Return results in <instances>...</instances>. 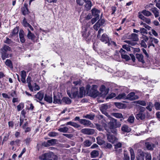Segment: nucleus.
Instances as JSON below:
<instances>
[{"label": "nucleus", "mask_w": 160, "mask_h": 160, "mask_svg": "<svg viewBox=\"0 0 160 160\" xmlns=\"http://www.w3.org/2000/svg\"><path fill=\"white\" fill-rule=\"evenodd\" d=\"M85 89L83 87L80 88L79 92L78 88L76 87L72 88L70 92L67 91L68 95L71 98H82L85 96Z\"/></svg>", "instance_id": "f257e3e1"}, {"label": "nucleus", "mask_w": 160, "mask_h": 160, "mask_svg": "<svg viewBox=\"0 0 160 160\" xmlns=\"http://www.w3.org/2000/svg\"><path fill=\"white\" fill-rule=\"evenodd\" d=\"M108 124L110 131L115 134H117V130L116 128L120 127L121 126L120 122H117V120L114 118H112Z\"/></svg>", "instance_id": "f03ea898"}, {"label": "nucleus", "mask_w": 160, "mask_h": 160, "mask_svg": "<svg viewBox=\"0 0 160 160\" xmlns=\"http://www.w3.org/2000/svg\"><path fill=\"white\" fill-rule=\"evenodd\" d=\"M146 108L144 107L139 106V111L135 114L136 118L138 120H144L146 118V115L144 112Z\"/></svg>", "instance_id": "7ed1b4c3"}, {"label": "nucleus", "mask_w": 160, "mask_h": 160, "mask_svg": "<svg viewBox=\"0 0 160 160\" xmlns=\"http://www.w3.org/2000/svg\"><path fill=\"white\" fill-rule=\"evenodd\" d=\"M11 50L10 47L6 44L4 45L0 49L1 58L3 60L9 58V54L8 53V52Z\"/></svg>", "instance_id": "20e7f679"}, {"label": "nucleus", "mask_w": 160, "mask_h": 160, "mask_svg": "<svg viewBox=\"0 0 160 160\" xmlns=\"http://www.w3.org/2000/svg\"><path fill=\"white\" fill-rule=\"evenodd\" d=\"M158 42L159 41L157 39L149 36V40L148 41L147 44L148 48H149L151 46H152L153 48H154L155 45L154 43L158 44Z\"/></svg>", "instance_id": "39448f33"}, {"label": "nucleus", "mask_w": 160, "mask_h": 160, "mask_svg": "<svg viewBox=\"0 0 160 160\" xmlns=\"http://www.w3.org/2000/svg\"><path fill=\"white\" fill-rule=\"evenodd\" d=\"M19 31V28L18 27H16L9 34V37L14 40L18 38V33Z\"/></svg>", "instance_id": "423d86ee"}, {"label": "nucleus", "mask_w": 160, "mask_h": 160, "mask_svg": "<svg viewBox=\"0 0 160 160\" xmlns=\"http://www.w3.org/2000/svg\"><path fill=\"white\" fill-rule=\"evenodd\" d=\"M141 38L142 39L140 43L141 46L145 48H146L148 45L146 44V42L148 43L149 40V37H148L146 35H143Z\"/></svg>", "instance_id": "0eeeda50"}, {"label": "nucleus", "mask_w": 160, "mask_h": 160, "mask_svg": "<svg viewBox=\"0 0 160 160\" xmlns=\"http://www.w3.org/2000/svg\"><path fill=\"white\" fill-rule=\"evenodd\" d=\"M53 153L52 152H49L44 153L39 157V159L40 160H47L51 158Z\"/></svg>", "instance_id": "6e6552de"}, {"label": "nucleus", "mask_w": 160, "mask_h": 160, "mask_svg": "<svg viewBox=\"0 0 160 160\" xmlns=\"http://www.w3.org/2000/svg\"><path fill=\"white\" fill-rule=\"evenodd\" d=\"M44 94V93L41 91L38 92L35 95V100L37 102L41 101L43 98Z\"/></svg>", "instance_id": "1a4fd4ad"}, {"label": "nucleus", "mask_w": 160, "mask_h": 160, "mask_svg": "<svg viewBox=\"0 0 160 160\" xmlns=\"http://www.w3.org/2000/svg\"><path fill=\"white\" fill-rule=\"evenodd\" d=\"M107 137L108 141L112 143H113L118 140L117 138L112 134H107Z\"/></svg>", "instance_id": "9d476101"}, {"label": "nucleus", "mask_w": 160, "mask_h": 160, "mask_svg": "<svg viewBox=\"0 0 160 160\" xmlns=\"http://www.w3.org/2000/svg\"><path fill=\"white\" fill-rule=\"evenodd\" d=\"M108 108V106L106 104H103L100 107V109L102 113L107 117H109L108 112H106V110Z\"/></svg>", "instance_id": "9b49d317"}, {"label": "nucleus", "mask_w": 160, "mask_h": 160, "mask_svg": "<svg viewBox=\"0 0 160 160\" xmlns=\"http://www.w3.org/2000/svg\"><path fill=\"white\" fill-rule=\"evenodd\" d=\"M82 133L88 135L93 134L94 133L95 131L93 129L90 128H84L81 130Z\"/></svg>", "instance_id": "f8f14e48"}, {"label": "nucleus", "mask_w": 160, "mask_h": 160, "mask_svg": "<svg viewBox=\"0 0 160 160\" xmlns=\"http://www.w3.org/2000/svg\"><path fill=\"white\" fill-rule=\"evenodd\" d=\"M100 40L105 43H108V45H109V38L106 33H104L102 36L100 38Z\"/></svg>", "instance_id": "ddd939ff"}, {"label": "nucleus", "mask_w": 160, "mask_h": 160, "mask_svg": "<svg viewBox=\"0 0 160 160\" xmlns=\"http://www.w3.org/2000/svg\"><path fill=\"white\" fill-rule=\"evenodd\" d=\"M138 156L136 157L137 160H144V153L141 149H138Z\"/></svg>", "instance_id": "4468645a"}, {"label": "nucleus", "mask_w": 160, "mask_h": 160, "mask_svg": "<svg viewBox=\"0 0 160 160\" xmlns=\"http://www.w3.org/2000/svg\"><path fill=\"white\" fill-rule=\"evenodd\" d=\"M85 2L84 8L85 10L88 11L91 9L92 6V2L90 0H86Z\"/></svg>", "instance_id": "2eb2a0df"}, {"label": "nucleus", "mask_w": 160, "mask_h": 160, "mask_svg": "<svg viewBox=\"0 0 160 160\" xmlns=\"http://www.w3.org/2000/svg\"><path fill=\"white\" fill-rule=\"evenodd\" d=\"M138 17L139 18L143 20L144 22H145L147 24H149L151 23L150 19L145 17L140 12H138Z\"/></svg>", "instance_id": "dca6fc26"}, {"label": "nucleus", "mask_w": 160, "mask_h": 160, "mask_svg": "<svg viewBox=\"0 0 160 160\" xmlns=\"http://www.w3.org/2000/svg\"><path fill=\"white\" fill-rule=\"evenodd\" d=\"M24 36L25 33L24 31L22 29L20 30L19 32V37L20 42L22 43H24L26 41Z\"/></svg>", "instance_id": "f3484780"}, {"label": "nucleus", "mask_w": 160, "mask_h": 160, "mask_svg": "<svg viewBox=\"0 0 160 160\" xmlns=\"http://www.w3.org/2000/svg\"><path fill=\"white\" fill-rule=\"evenodd\" d=\"M92 15L94 17L98 18H99V14L101 13L100 11L96 8H94L91 10Z\"/></svg>", "instance_id": "a211bd4d"}, {"label": "nucleus", "mask_w": 160, "mask_h": 160, "mask_svg": "<svg viewBox=\"0 0 160 160\" xmlns=\"http://www.w3.org/2000/svg\"><path fill=\"white\" fill-rule=\"evenodd\" d=\"M71 125L73 126L74 128H80L81 127L80 125L78 124L77 123L75 122L70 121L66 123L65 124L62 125V126L64 125Z\"/></svg>", "instance_id": "6ab92c4d"}, {"label": "nucleus", "mask_w": 160, "mask_h": 160, "mask_svg": "<svg viewBox=\"0 0 160 160\" xmlns=\"http://www.w3.org/2000/svg\"><path fill=\"white\" fill-rule=\"evenodd\" d=\"M100 90L102 94L106 95L108 92L109 89L106 88L104 85H102L100 88Z\"/></svg>", "instance_id": "aec40b11"}, {"label": "nucleus", "mask_w": 160, "mask_h": 160, "mask_svg": "<svg viewBox=\"0 0 160 160\" xmlns=\"http://www.w3.org/2000/svg\"><path fill=\"white\" fill-rule=\"evenodd\" d=\"M126 99L129 100H135L137 99V97L135 95V93L133 92H132L129 93L128 95L126 96Z\"/></svg>", "instance_id": "412c9836"}, {"label": "nucleus", "mask_w": 160, "mask_h": 160, "mask_svg": "<svg viewBox=\"0 0 160 160\" xmlns=\"http://www.w3.org/2000/svg\"><path fill=\"white\" fill-rule=\"evenodd\" d=\"M80 123L84 126H88L92 124L90 121L85 119H81Z\"/></svg>", "instance_id": "4be33fe9"}, {"label": "nucleus", "mask_w": 160, "mask_h": 160, "mask_svg": "<svg viewBox=\"0 0 160 160\" xmlns=\"http://www.w3.org/2000/svg\"><path fill=\"white\" fill-rule=\"evenodd\" d=\"M28 33L27 35L28 38L32 40H34L36 38L35 36L33 33H32L28 29Z\"/></svg>", "instance_id": "5701e85b"}, {"label": "nucleus", "mask_w": 160, "mask_h": 160, "mask_svg": "<svg viewBox=\"0 0 160 160\" xmlns=\"http://www.w3.org/2000/svg\"><path fill=\"white\" fill-rule=\"evenodd\" d=\"M96 87V85H93L91 89L90 90L89 94L91 96H94L96 95L97 91L94 88L95 87Z\"/></svg>", "instance_id": "b1692460"}, {"label": "nucleus", "mask_w": 160, "mask_h": 160, "mask_svg": "<svg viewBox=\"0 0 160 160\" xmlns=\"http://www.w3.org/2000/svg\"><path fill=\"white\" fill-rule=\"evenodd\" d=\"M21 140L19 139H16L15 141H12L10 142V144L11 146H13L14 145L16 146L19 147L20 146L21 142Z\"/></svg>", "instance_id": "393cba45"}, {"label": "nucleus", "mask_w": 160, "mask_h": 160, "mask_svg": "<svg viewBox=\"0 0 160 160\" xmlns=\"http://www.w3.org/2000/svg\"><path fill=\"white\" fill-rule=\"evenodd\" d=\"M145 145L147 149L149 150H153L155 146L154 144L148 142L146 143Z\"/></svg>", "instance_id": "a878e982"}, {"label": "nucleus", "mask_w": 160, "mask_h": 160, "mask_svg": "<svg viewBox=\"0 0 160 160\" xmlns=\"http://www.w3.org/2000/svg\"><path fill=\"white\" fill-rule=\"evenodd\" d=\"M58 140L56 139H52L47 141L48 146H53L56 144Z\"/></svg>", "instance_id": "bb28decb"}, {"label": "nucleus", "mask_w": 160, "mask_h": 160, "mask_svg": "<svg viewBox=\"0 0 160 160\" xmlns=\"http://www.w3.org/2000/svg\"><path fill=\"white\" fill-rule=\"evenodd\" d=\"M136 58L138 61L142 63H144V61L143 60V56L142 54L137 53L136 55Z\"/></svg>", "instance_id": "cd10ccee"}, {"label": "nucleus", "mask_w": 160, "mask_h": 160, "mask_svg": "<svg viewBox=\"0 0 160 160\" xmlns=\"http://www.w3.org/2000/svg\"><path fill=\"white\" fill-rule=\"evenodd\" d=\"M99 151L98 150H94L90 153L91 157L92 158H95L99 155Z\"/></svg>", "instance_id": "c85d7f7f"}, {"label": "nucleus", "mask_w": 160, "mask_h": 160, "mask_svg": "<svg viewBox=\"0 0 160 160\" xmlns=\"http://www.w3.org/2000/svg\"><path fill=\"white\" fill-rule=\"evenodd\" d=\"M44 100L49 103H51L52 102V96L46 94L44 97Z\"/></svg>", "instance_id": "c756f323"}, {"label": "nucleus", "mask_w": 160, "mask_h": 160, "mask_svg": "<svg viewBox=\"0 0 160 160\" xmlns=\"http://www.w3.org/2000/svg\"><path fill=\"white\" fill-rule=\"evenodd\" d=\"M151 10L154 14L155 17L156 18L158 17L159 16V12L158 9L157 8L155 7L152 8L151 9Z\"/></svg>", "instance_id": "7c9ffc66"}, {"label": "nucleus", "mask_w": 160, "mask_h": 160, "mask_svg": "<svg viewBox=\"0 0 160 160\" xmlns=\"http://www.w3.org/2000/svg\"><path fill=\"white\" fill-rule=\"evenodd\" d=\"M121 130L123 132H130L131 130L130 128H129L128 126L125 125L122 126Z\"/></svg>", "instance_id": "2f4dec72"}, {"label": "nucleus", "mask_w": 160, "mask_h": 160, "mask_svg": "<svg viewBox=\"0 0 160 160\" xmlns=\"http://www.w3.org/2000/svg\"><path fill=\"white\" fill-rule=\"evenodd\" d=\"M90 35V32L89 31H87V30H85V31L82 32V36L85 39H87Z\"/></svg>", "instance_id": "473e14b6"}, {"label": "nucleus", "mask_w": 160, "mask_h": 160, "mask_svg": "<svg viewBox=\"0 0 160 160\" xmlns=\"http://www.w3.org/2000/svg\"><path fill=\"white\" fill-rule=\"evenodd\" d=\"M138 34L136 33H133L131 34L130 36V38L133 41H137L138 40Z\"/></svg>", "instance_id": "72a5a7b5"}, {"label": "nucleus", "mask_w": 160, "mask_h": 160, "mask_svg": "<svg viewBox=\"0 0 160 160\" xmlns=\"http://www.w3.org/2000/svg\"><path fill=\"white\" fill-rule=\"evenodd\" d=\"M140 12L141 14L146 17H149L152 14L150 12L146 10H143Z\"/></svg>", "instance_id": "f704fd0d"}, {"label": "nucleus", "mask_w": 160, "mask_h": 160, "mask_svg": "<svg viewBox=\"0 0 160 160\" xmlns=\"http://www.w3.org/2000/svg\"><path fill=\"white\" fill-rule=\"evenodd\" d=\"M5 64L10 68L12 69L13 68L12 63L10 59H7L5 62Z\"/></svg>", "instance_id": "c9c22d12"}, {"label": "nucleus", "mask_w": 160, "mask_h": 160, "mask_svg": "<svg viewBox=\"0 0 160 160\" xmlns=\"http://www.w3.org/2000/svg\"><path fill=\"white\" fill-rule=\"evenodd\" d=\"M92 142L91 141L88 140H85L83 143V144L85 147H89L91 146L92 144Z\"/></svg>", "instance_id": "e433bc0d"}, {"label": "nucleus", "mask_w": 160, "mask_h": 160, "mask_svg": "<svg viewBox=\"0 0 160 160\" xmlns=\"http://www.w3.org/2000/svg\"><path fill=\"white\" fill-rule=\"evenodd\" d=\"M62 101L66 104H69L71 102V100L68 97H64L62 99Z\"/></svg>", "instance_id": "4c0bfd02"}, {"label": "nucleus", "mask_w": 160, "mask_h": 160, "mask_svg": "<svg viewBox=\"0 0 160 160\" xmlns=\"http://www.w3.org/2000/svg\"><path fill=\"white\" fill-rule=\"evenodd\" d=\"M129 150L130 153L131 160H134L135 158V153L133 149L131 148H129Z\"/></svg>", "instance_id": "58836bf2"}, {"label": "nucleus", "mask_w": 160, "mask_h": 160, "mask_svg": "<svg viewBox=\"0 0 160 160\" xmlns=\"http://www.w3.org/2000/svg\"><path fill=\"white\" fill-rule=\"evenodd\" d=\"M117 99H126L127 97L126 94L123 93L119 94L116 97Z\"/></svg>", "instance_id": "ea45409f"}, {"label": "nucleus", "mask_w": 160, "mask_h": 160, "mask_svg": "<svg viewBox=\"0 0 160 160\" xmlns=\"http://www.w3.org/2000/svg\"><path fill=\"white\" fill-rule=\"evenodd\" d=\"M53 103H61V101L59 97L54 96L53 97Z\"/></svg>", "instance_id": "a19ab883"}, {"label": "nucleus", "mask_w": 160, "mask_h": 160, "mask_svg": "<svg viewBox=\"0 0 160 160\" xmlns=\"http://www.w3.org/2000/svg\"><path fill=\"white\" fill-rule=\"evenodd\" d=\"M22 11L23 14L24 15L28 14L29 12L28 9L26 7L22 8Z\"/></svg>", "instance_id": "79ce46f5"}, {"label": "nucleus", "mask_w": 160, "mask_h": 160, "mask_svg": "<svg viewBox=\"0 0 160 160\" xmlns=\"http://www.w3.org/2000/svg\"><path fill=\"white\" fill-rule=\"evenodd\" d=\"M83 117L91 120H93L95 117V115L94 114H87L83 116Z\"/></svg>", "instance_id": "37998d69"}, {"label": "nucleus", "mask_w": 160, "mask_h": 160, "mask_svg": "<svg viewBox=\"0 0 160 160\" xmlns=\"http://www.w3.org/2000/svg\"><path fill=\"white\" fill-rule=\"evenodd\" d=\"M112 115L117 118H123V116L122 115L121 113H112Z\"/></svg>", "instance_id": "c03bdc74"}, {"label": "nucleus", "mask_w": 160, "mask_h": 160, "mask_svg": "<svg viewBox=\"0 0 160 160\" xmlns=\"http://www.w3.org/2000/svg\"><path fill=\"white\" fill-rule=\"evenodd\" d=\"M69 129L67 127H65L63 128H59L58 129V131L64 133L67 132L68 130Z\"/></svg>", "instance_id": "a18cd8bd"}, {"label": "nucleus", "mask_w": 160, "mask_h": 160, "mask_svg": "<svg viewBox=\"0 0 160 160\" xmlns=\"http://www.w3.org/2000/svg\"><path fill=\"white\" fill-rule=\"evenodd\" d=\"M115 106L118 108L122 109L124 107V104L120 102H116L115 103Z\"/></svg>", "instance_id": "49530a36"}, {"label": "nucleus", "mask_w": 160, "mask_h": 160, "mask_svg": "<svg viewBox=\"0 0 160 160\" xmlns=\"http://www.w3.org/2000/svg\"><path fill=\"white\" fill-rule=\"evenodd\" d=\"M153 105L152 103L151 102H149L148 106L146 107V108L149 111H151L152 110V108L153 107Z\"/></svg>", "instance_id": "de8ad7c7"}, {"label": "nucleus", "mask_w": 160, "mask_h": 160, "mask_svg": "<svg viewBox=\"0 0 160 160\" xmlns=\"http://www.w3.org/2000/svg\"><path fill=\"white\" fill-rule=\"evenodd\" d=\"M97 143L100 145L102 144L104 142V141L102 140L100 137H98L97 138Z\"/></svg>", "instance_id": "09e8293b"}, {"label": "nucleus", "mask_w": 160, "mask_h": 160, "mask_svg": "<svg viewBox=\"0 0 160 160\" xmlns=\"http://www.w3.org/2000/svg\"><path fill=\"white\" fill-rule=\"evenodd\" d=\"M4 42L9 45L12 44L13 42L11 39L9 38L8 37L6 38V40L4 41Z\"/></svg>", "instance_id": "8fccbe9b"}, {"label": "nucleus", "mask_w": 160, "mask_h": 160, "mask_svg": "<svg viewBox=\"0 0 160 160\" xmlns=\"http://www.w3.org/2000/svg\"><path fill=\"white\" fill-rule=\"evenodd\" d=\"M136 103L140 104L143 106H145L146 105V103L144 101L138 100L136 101Z\"/></svg>", "instance_id": "3c124183"}, {"label": "nucleus", "mask_w": 160, "mask_h": 160, "mask_svg": "<svg viewBox=\"0 0 160 160\" xmlns=\"http://www.w3.org/2000/svg\"><path fill=\"white\" fill-rule=\"evenodd\" d=\"M22 25L25 27H27L29 24L27 21L26 19L24 18L22 22Z\"/></svg>", "instance_id": "603ef678"}, {"label": "nucleus", "mask_w": 160, "mask_h": 160, "mask_svg": "<svg viewBox=\"0 0 160 160\" xmlns=\"http://www.w3.org/2000/svg\"><path fill=\"white\" fill-rule=\"evenodd\" d=\"M100 26V24H99V22H98L93 26V28L95 30L97 31L98 30Z\"/></svg>", "instance_id": "864d4df0"}, {"label": "nucleus", "mask_w": 160, "mask_h": 160, "mask_svg": "<svg viewBox=\"0 0 160 160\" xmlns=\"http://www.w3.org/2000/svg\"><path fill=\"white\" fill-rule=\"evenodd\" d=\"M145 160H151V156L150 153H145Z\"/></svg>", "instance_id": "5fc2aeb1"}, {"label": "nucleus", "mask_w": 160, "mask_h": 160, "mask_svg": "<svg viewBox=\"0 0 160 160\" xmlns=\"http://www.w3.org/2000/svg\"><path fill=\"white\" fill-rule=\"evenodd\" d=\"M95 125L96 126V128L99 131H103V128L101 125L98 124H96Z\"/></svg>", "instance_id": "6e6d98bb"}, {"label": "nucleus", "mask_w": 160, "mask_h": 160, "mask_svg": "<svg viewBox=\"0 0 160 160\" xmlns=\"http://www.w3.org/2000/svg\"><path fill=\"white\" fill-rule=\"evenodd\" d=\"M134 117L133 116H130L128 119V122L132 123L134 121Z\"/></svg>", "instance_id": "4d7b16f0"}, {"label": "nucleus", "mask_w": 160, "mask_h": 160, "mask_svg": "<svg viewBox=\"0 0 160 160\" xmlns=\"http://www.w3.org/2000/svg\"><path fill=\"white\" fill-rule=\"evenodd\" d=\"M85 0H77L76 2L77 4L79 6H82L84 2H85Z\"/></svg>", "instance_id": "13d9d810"}, {"label": "nucleus", "mask_w": 160, "mask_h": 160, "mask_svg": "<svg viewBox=\"0 0 160 160\" xmlns=\"http://www.w3.org/2000/svg\"><path fill=\"white\" fill-rule=\"evenodd\" d=\"M104 146L105 148L109 149L111 148L112 147V145L108 142H105Z\"/></svg>", "instance_id": "bf43d9fd"}, {"label": "nucleus", "mask_w": 160, "mask_h": 160, "mask_svg": "<svg viewBox=\"0 0 160 160\" xmlns=\"http://www.w3.org/2000/svg\"><path fill=\"white\" fill-rule=\"evenodd\" d=\"M155 109L157 110H160V103L158 102H156L154 104Z\"/></svg>", "instance_id": "052dcab7"}, {"label": "nucleus", "mask_w": 160, "mask_h": 160, "mask_svg": "<svg viewBox=\"0 0 160 160\" xmlns=\"http://www.w3.org/2000/svg\"><path fill=\"white\" fill-rule=\"evenodd\" d=\"M58 135V133L54 132H50L48 134V135L50 137H54Z\"/></svg>", "instance_id": "680f3d73"}, {"label": "nucleus", "mask_w": 160, "mask_h": 160, "mask_svg": "<svg viewBox=\"0 0 160 160\" xmlns=\"http://www.w3.org/2000/svg\"><path fill=\"white\" fill-rule=\"evenodd\" d=\"M122 146V144L120 142H118L114 145L115 148L117 149L118 148H121Z\"/></svg>", "instance_id": "e2e57ef3"}, {"label": "nucleus", "mask_w": 160, "mask_h": 160, "mask_svg": "<svg viewBox=\"0 0 160 160\" xmlns=\"http://www.w3.org/2000/svg\"><path fill=\"white\" fill-rule=\"evenodd\" d=\"M116 96V94L114 93H112L110 94L108 96L106 99H110Z\"/></svg>", "instance_id": "0e129e2a"}, {"label": "nucleus", "mask_w": 160, "mask_h": 160, "mask_svg": "<svg viewBox=\"0 0 160 160\" xmlns=\"http://www.w3.org/2000/svg\"><path fill=\"white\" fill-rule=\"evenodd\" d=\"M121 57L122 58L125 59L126 61H128L130 59V57L127 54L122 55Z\"/></svg>", "instance_id": "69168bd1"}, {"label": "nucleus", "mask_w": 160, "mask_h": 160, "mask_svg": "<svg viewBox=\"0 0 160 160\" xmlns=\"http://www.w3.org/2000/svg\"><path fill=\"white\" fill-rule=\"evenodd\" d=\"M140 31L141 33L143 34H147L148 31L147 30L144 28H141L140 29Z\"/></svg>", "instance_id": "338daca9"}, {"label": "nucleus", "mask_w": 160, "mask_h": 160, "mask_svg": "<svg viewBox=\"0 0 160 160\" xmlns=\"http://www.w3.org/2000/svg\"><path fill=\"white\" fill-rule=\"evenodd\" d=\"M124 160H130L129 156L127 153H124Z\"/></svg>", "instance_id": "774afa93"}]
</instances>
